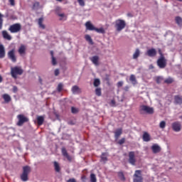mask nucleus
Returning a JSON list of instances; mask_svg holds the SVG:
<instances>
[{
	"label": "nucleus",
	"instance_id": "nucleus-1",
	"mask_svg": "<svg viewBox=\"0 0 182 182\" xmlns=\"http://www.w3.org/2000/svg\"><path fill=\"white\" fill-rule=\"evenodd\" d=\"M23 70L21 67L15 66L11 68V75L13 79H18V75H23Z\"/></svg>",
	"mask_w": 182,
	"mask_h": 182
},
{
	"label": "nucleus",
	"instance_id": "nucleus-2",
	"mask_svg": "<svg viewBox=\"0 0 182 182\" xmlns=\"http://www.w3.org/2000/svg\"><path fill=\"white\" fill-rule=\"evenodd\" d=\"M159 53L160 55V58L157 60V65L160 69H164L166 66H167V60L164 58V55L161 52V50H159Z\"/></svg>",
	"mask_w": 182,
	"mask_h": 182
},
{
	"label": "nucleus",
	"instance_id": "nucleus-3",
	"mask_svg": "<svg viewBox=\"0 0 182 182\" xmlns=\"http://www.w3.org/2000/svg\"><path fill=\"white\" fill-rule=\"evenodd\" d=\"M31 173V166H26L23 167V173L20 176V178L23 181H28L29 180L28 176Z\"/></svg>",
	"mask_w": 182,
	"mask_h": 182
},
{
	"label": "nucleus",
	"instance_id": "nucleus-4",
	"mask_svg": "<svg viewBox=\"0 0 182 182\" xmlns=\"http://www.w3.org/2000/svg\"><path fill=\"white\" fill-rule=\"evenodd\" d=\"M139 112L141 114H153L154 113V109L147 105H141Z\"/></svg>",
	"mask_w": 182,
	"mask_h": 182
},
{
	"label": "nucleus",
	"instance_id": "nucleus-5",
	"mask_svg": "<svg viewBox=\"0 0 182 182\" xmlns=\"http://www.w3.org/2000/svg\"><path fill=\"white\" fill-rule=\"evenodd\" d=\"M114 28L117 32H122L126 28V21L123 19H117L115 21Z\"/></svg>",
	"mask_w": 182,
	"mask_h": 182
},
{
	"label": "nucleus",
	"instance_id": "nucleus-6",
	"mask_svg": "<svg viewBox=\"0 0 182 182\" xmlns=\"http://www.w3.org/2000/svg\"><path fill=\"white\" fill-rule=\"evenodd\" d=\"M21 29H22V26H21L19 23H14L9 28V31L11 33H18V32H21Z\"/></svg>",
	"mask_w": 182,
	"mask_h": 182
},
{
	"label": "nucleus",
	"instance_id": "nucleus-7",
	"mask_svg": "<svg viewBox=\"0 0 182 182\" xmlns=\"http://www.w3.org/2000/svg\"><path fill=\"white\" fill-rule=\"evenodd\" d=\"M17 119H18V122H17V126H23L24 123H28L29 122V118L26 117L23 114H18L17 115Z\"/></svg>",
	"mask_w": 182,
	"mask_h": 182
},
{
	"label": "nucleus",
	"instance_id": "nucleus-8",
	"mask_svg": "<svg viewBox=\"0 0 182 182\" xmlns=\"http://www.w3.org/2000/svg\"><path fill=\"white\" fill-rule=\"evenodd\" d=\"M143 176L141 175V170H136L133 176V182H143Z\"/></svg>",
	"mask_w": 182,
	"mask_h": 182
},
{
	"label": "nucleus",
	"instance_id": "nucleus-9",
	"mask_svg": "<svg viewBox=\"0 0 182 182\" xmlns=\"http://www.w3.org/2000/svg\"><path fill=\"white\" fill-rule=\"evenodd\" d=\"M128 161L129 164H132V166H136V156H135L134 151L129 152Z\"/></svg>",
	"mask_w": 182,
	"mask_h": 182
},
{
	"label": "nucleus",
	"instance_id": "nucleus-10",
	"mask_svg": "<svg viewBox=\"0 0 182 182\" xmlns=\"http://www.w3.org/2000/svg\"><path fill=\"white\" fill-rule=\"evenodd\" d=\"M7 56L13 63L16 62V55H15V49H12L8 52Z\"/></svg>",
	"mask_w": 182,
	"mask_h": 182
},
{
	"label": "nucleus",
	"instance_id": "nucleus-11",
	"mask_svg": "<svg viewBox=\"0 0 182 182\" xmlns=\"http://www.w3.org/2000/svg\"><path fill=\"white\" fill-rule=\"evenodd\" d=\"M172 129L173 130V132H181V123H180V122H174L172 123Z\"/></svg>",
	"mask_w": 182,
	"mask_h": 182
},
{
	"label": "nucleus",
	"instance_id": "nucleus-12",
	"mask_svg": "<svg viewBox=\"0 0 182 182\" xmlns=\"http://www.w3.org/2000/svg\"><path fill=\"white\" fill-rule=\"evenodd\" d=\"M151 149L154 154H157V153H160V151H161V147L157 144H154Z\"/></svg>",
	"mask_w": 182,
	"mask_h": 182
},
{
	"label": "nucleus",
	"instance_id": "nucleus-13",
	"mask_svg": "<svg viewBox=\"0 0 182 182\" xmlns=\"http://www.w3.org/2000/svg\"><path fill=\"white\" fill-rule=\"evenodd\" d=\"M61 153L64 157H66L68 161H72V156H70V154H68V151L66 150V148L63 147L61 149Z\"/></svg>",
	"mask_w": 182,
	"mask_h": 182
},
{
	"label": "nucleus",
	"instance_id": "nucleus-14",
	"mask_svg": "<svg viewBox=\"0 0 182 182\" xmlns=\"http://www.w3.org/2000/svg\"><path fill=\"white\" fill-rule=\"evenodd\" d=\"M146 55L149 56V58H154L157 55V50L154 48H151L146 51Z\"/></svg>",
	"mask_w": 182,
	"mask_h": 182
},
{
	"label": "nucleus",
	"instance_id": "nucleus-15",
	"mask_svg": "<svg viewBox=\"0 0 182 182\" xmlns=\"http://www.w3.org/2000/svg\"><path fill=\"white\" fill-rule=\"evenodd\" d=\"M18 52L20 55V56H23V55L26 54V46L25 45H21V46L19 47Z\"/></svg>",
	"mask_w": 182,
	"mask_h": 182
},
{
	"label": "nucleus",
	"instance_id": "nucleus-16",
	"mask_svg": "<svg viewBox=\"0 0 182 182\" xmlns=\"http://www.w3.org/2000/svg\"><path fill=\"white\" fill-rule=\"evenodd\" d=\"M142 140L143 141L149 142L151 140V136H150V134L147 132H144L142 135Z\"/></svg>",
	"mask_w": 182,
	"mask_h": 182
},
{
	"label": "nucleus",
	"instance_id": "nucleus-17",
	"mask_svg": "<svg viewBox=\"0 0 182 182\" xmlns=\"http://www.w3.org/2000/svg\"><path fill=\"white\" fill-rule=\"evenodd\" d=\"M1 34H2V36H3L4 39H6V41H11L12 40V36H11V35H9L8 31L4 30L1 32Z\"/></svg>",
	"mask_w": 182,
	"mask_h": 182
},
{
	"label": "nucleus",
	"instance_id": "nucleus-18",
	"mask_svg": "<svg viewBox=\"0 0 182 182\" xmlns=\"http://www.w3.org/2000/svg\"><path fill=\"white\" fill-rule=\"evenodd\" d=\"M90 60L93 63V65H95V66H99V56L95 55L90 58Z\"/></svg>",
	"mask_w": 182,
	"mask_h": 182
},
{
	"label": "nucleus",
	"instance_id": "nucleus-19",
	"mask_svg": "<svg viewBox=\"0 0 182 182\" xmlns=\"http://www.w3.org/2000/svg\"><path fill=\"white\" fill-rule=\"evenodd\" d=\"M85 28L87 29V31H95L96 27L92 24L90 21H87L85 23Z\"/></svg>",
	"mask_w": 182,
	"mask_h": 182
},
{
	"label": "nucleus",
	"instance_id": "nucleus-20",
	"mask_svg": "<svg viewBox=\"0 0 182 182\" xmlns=\"http://www.w3.org/2000/svg\"><path fill=\"white\" fill-rule=\"evenodd\" d=\"M175 105H182V96L180 95L174 96Z\"/></svg>",
	"mask_w": 182,
	"mask_h": 182
},
{
	"label": "nucleus",
	"instance_id": "nucleus-21",
	"mask_svg": "<svg viewBox=\"0 0 182 182\" xmlns=\"http://www.w3.org/2000/svg\"><path fill=\"white\" fill-rule=\"evenodd\" d=\"M71 91L73 92V95H77L82 92L77 85L73 86Z\"/></svg>",
	"mask_w": 182,
	"mask_h": 182
},
{
	"label": "nucleus",
	"instance_id": "nucleus-22",
	"mask_svg": "<svg viewBox=\"0 0 182 182\" xmlns=\"http://www.w3.org/2000/svg\"><path fill=\"white\" fill-rule=\"evenodd\" d=\"M123 133V129L122 128H119L117 129H116V131L114 132V137L115 139H119V137H120V136H122Z\"/></svg>",
	"mask_w": 182,
	"mask_h": 182
},
{
	"label": "nucleus",
	"instance_id": "nucleus-23",
	"mask_svg": "<svg viewBox=\"0 0 182 182\" xmlns=\"http://www.w3.org/2000/svg\"><path fill=\"white\" fill-rule=\"evenodd\" d=\"M4 58H5V47L0 44V59H4Z\"/></svg>",
	"mask_w": 182,
	"mask_h": 182
},
{
	"label": "nucleus",
	"instance_id": "nucleus-24",
	"mask_svg": "<svg viewBox=\"0 0 182 182\" xmlns=\"http://www.w3.org/2000/svg\"><path fill=\"white\" fill-rule=\"evenodd\" d=\"M43 122H45V117L42 116L37 117V124L38 126H42V124H43Z\"/></svg>",
	"mask_w": 182,
	"mask_h": 182
},
{
	"label": "nucleus",
	"instance_id": "nucleus-25",
	"mask_svg": "<svg viewBox=\"0 0 182 182\" xmlns=\"http://www.w3.org/2000/svg\"><path fill=\"white\" fill-rule=\"evenodd\" d=\"M100 159L101 161H102L103 163H106V161H107V153L103 152L101 154Z\"/></svg>",
	"mask_w": 182,
	"mask_h": 182
},
{
	"label": "nucleus",
	"instance_id": "nucleus-26",
	"mask_svg": "<svg viewBox=\"0 0 182 182\" xmlns=\"http://www.w3.org/2000/svg\"><path fill=\"white\" fill-rule=\"evenodd\" d=\"M85 41H87V42H88L90 43V45H93V40L92 39V37H90V36H89V34H87L85 36Z\"/></svg>",
	"mask_w": 182,
	"mask_h": 182
},
{
	"label": "nucleus",
	"instance_id": "nucleus-27",
	"mask_svg": "<svg viewBox=\"0 0 182 182\" xmlns=\"http://www.w3.org/2000/svg\"><path fill=\"white\" fill-rule=\"evenodd\" d=\"M2 97L6 103H9L11 101V96L8 94L3 95Z\"/></svg>",
	"mask_w": 182,
	"mask_h": 182
},
{
	"label": "nucleus",
	"instance_id": "nucleus-28",
	"mask_svg": "<svg viewBox=\"0 0 182 182\" xmlns=\"http://www.w3.org/2000/svg\"><path fill=\"white\" fill-rule=\"evenodd\" d=\"M130 82H132V85L137 84V80L136 79V76L134 75H131L129 77Z\"/></svg>",
	"mask_w": 182,
	"mask_h": 182
},
{
	"label": "nucleus",
	"instance_id": "nucleus-29",
	"mask_svg": "<svg viewBox=\"0 0 182 182\" xmlns=\"http://www.w3.org/2000/svg\"><path fill=\"white\" fill-rule=\"evenodd\" d=\"M38 26L41 28V29H45L46 26L43 24V18H38Z\"/></svg>",
	"mask_w": 182,
	"mask_h": 182
},
{
	"label": "nucleus",
	"instance_id": "nucleus-30",
	"mask_svg": "<svg viewBox=\"0 0 182 182\" xmlns=\"http://www.w3.org/2000/svg\"><path fill=\"white\" fill-rule=\"evenodd\" d=\"M140 56V50L136 48L134 53L133 54V59H137Z\"/></svg>",
	"mask_w": 182,
	"mask_h": 182
},
{
	"label": "nucleus",
	"instance_id": "nucleus-31",
	"mask_svg": "<svg viewBox=\"0 0 182 182\" xmlns=\"http://www.w3.org/2000/svg\"><path fill=\"white\" fill-rule=\"evenodd\" d=\"M95 32H97V33H106V31L105 30V28H103L102 27L97 28H95Z\"/></svg>",
	"mask_w": 182,
	"mask_h": 182
},
{
	"label": "nucleus",
	"instance_id": "nucleus-32",
	"mask_svg": "<svg viewBox=\"0 0 182 182\" xmlns=\"http://www.w3.org/2000/svg\"><path fill=\"white\" fill-rule=\"evenodd\" d=\"M54 167H55V171L57 173H59L60 171V166H59V164L56 161L54 162Z\"/></svg>",
	"mask_w": 182,
	"mask_h": 182
},
{
	"label": "nucleus",
	"instance_id": "nucleus-33",
	"mask_svg": "<svg viewBox=\"0 0 182 182\" xmlns=\"http://www.w3.org/2000/svg\"><path fill=\"white\" fill-rule=\"evenodd\" d=\"M174 82V80L172 77H168L164 80V83H166L167 85H171Z\"/></svg>",
	"mask_w": 182,
	"mask_h": 182
},
{
	"label": "nucleus",
	"instance_id": "nucleus-34",
	"mask_svg": "<svg viewBox=\"0 0 182 182\" xmlns=\"http://www.w3.org/2000/svg\"><path fill=\"white\" fill-rule=\"evenodd\" d=\"M118 177L122 180V181H124L126 180L124 173H123V172H118Z\"/></svg>",
	"mask_w": 182,
	"mask_h": 182
},
{
	"label": "nucleus",
	"instance_id": "nucleus-35",
	"mask_svg": "<svg viewBox=\"0 0 182 182\" xmlns=\"http://www.w3.org/2000/svg\"><path fill=\"white\" fill-rule=\"evenodd\" d=\"M90 181L91 182H97V179L96 178V175L95 173L90 174Z\"/></svg>",
	"mask_w": 182,
	"mask_h": 182
},
{
	"label": "nucleus",
	"instance_id": "nucleus-36",
	"mask_svg": "<svg viewBox=\"0 0 182 182\" xmlns=\"http://www.w3.org/2000/svg\"><path fill=\"white\" fill-rule=\"evenodd\" d=\"M94 86L95 87H97L99 86H100V80L96 78L94 80Z\"/></svg>",
	"mask_w": 182,
	"mask_h": 182
},
{
	"label": "nucleus",
	"instance_id": "nucleus-37",
	"mask_svg": "<svg viewBox=\"0 0 182 182\" xmlns=\"http://www.w3.org/2000/svg\"><path fill=\"white\" fill-rule=\"evenodd\" d=\"M95 95L97 96H102V89L100 87L95 89Z\"/></svg>",
	"mask_w": 182,
	"mask_h": 182
},
{
	"label": "nucleus",
	"instance_id": "nucleus-38",
	"mask_svg": "<svg viewBox=\"0 0 182 182\" xmlns=\"http://www.w3.org/2000/svg\"><path fill=\"white\" fill-rule=\"evenodd\" d=\"M175 21L178 25H181L182 24V18L180 16H176L175 18Z\"/></svg>",
	"mask_w": 182,
	"mask_h": 182
},
{
	"label": "nucleus",
	"instance_id": "nucleus-39",
	"mask_svg": "<svg viewBox=\"0 0 182 182\" xmlns=\"http://www.w3.org/2000/svg\"><path fill=\"white\" fill-rule=\"evenodd\" d=\"M4 15L0 13V29H2L4 25Z\"/></svg>",
	"mask_w": 182,
	"mask_h": 182
},
{
	"label": "nucleus",
	"instance_id": "nucleus-40",
	"mask_svg": "<svg viewBox=\"0 0 182 182\" xmlns=\"http://www.w3.org/2000/svg\"><path fill=\"white\" fill-rule=\"evenodd\" d=\"M63 90V84L59 83L57 87L58 92H59V93H60V92H62Z\"/></svg>",
	"mask_w": 182,
	"mask_h": 182
},
{
	"label": "nucleus",
	"instance_id": "nucleus-41",
	"mask_svg": "<svg viewBox=\"0 0 182 182\" xmlns=\"http://www.w3.org/2000/svg\"><path fill=\"white\" fill-rule=\"evenodd\" d=\"M71 113H73V114H76V113H79V109L75 107H72Z\"/></svg>",
	"mask_w": 182,
	"mask_h": 182
},
{
	"label": "nucleus",
	"instance_id": "nucleus-42",
	"mask_svg": "<svg viewBox=\"0 0 182 182\" xmlns=\"http://www.w3.org/2000/svg\"><path fill=\"white\" fill-rule=\"evenodd\" d=\"M57 15L60 17V21H63V18H65V21H66L67 17H66V15H65V14L57 13Z\"/></svg>",
	"mask_w": 182,
	"mask_h": 182
},
{
	"label": "nucleus",
	"instance_id": "nucleus-43",
	"mask_svg": "<svg viewBox=\"0 0 182 182\" xmlns=\"http://www.w3.org/2000/svg\"><path fill=\"white\" fill-rule=\"evenodd\" d=\"M159 127L161 129H165L166 128V122L164 121H161L159 124Z\"/></svg>",
	"mask_w": 182,
	"mask_h": 182
},
{
	"label": "nucleus",
	"instance_id": "nucleus-44",
	"mask_svg": "<svg viewBox=\"0 0 182 182\" xmlns=\"http://www.w3.org/2000/svg\"><path fill=\"white\" fill-rule=\"evenodd\" d=\"M126 141V139L125 138H122L119 141H118V144H119L120 146H122V144H124Z\"/></svg>",
	"mask_w": 182,
	"mask_h": 182
},
{
	"label": "nucleus",
	"instance_id": "nucleus-45",
	"mask_svg": "<svg viewBox=\"0 0 182 182\" xmlns=\"http://www.w3.org/2000/svg\"><path fill=\"white\" fill-rule=\"evenodd\" d=\"M80 6H85V0H77Z\"/></svg>",
	"mask_w": 182,
	"mask_h": 182
},
{
	"label": "nucleus",
	"instance_id": "nucleus-46",
	"mask_svg": "<svg viewBox=\"0 0 182 182\" xmlns=\"http://www.w3.org/2000/svg\"><path fill=\"white\" fill-rule=\"evenodd\" d=\"M51 62H52V65L53 66H55V65L58 64V62L56 61V58L55 57L52 58V61Z\"/></svg>",
	"mask_w": 182,
	"mask_h": 182
},
{
	"label": "nucleus",
	"instance_id": "nucleus-47",
	"mask_svg": "<svg viewBox=\"0 0 182 182\" xmlns=\"http://www.w3.org/2000/svg\"><path fill=\"white\" fill-rule=\"evenodd\" d=\"M156 83H161L163 82V77H157L156 79Z\"/></svg>",
	"mask_w": 182,
	"mask_h": 182
},
{
	"label": "nucleus",
	"instance_id": "nucleus-48",
	"mask_svg": "<svg viewBox=\"0 0 182 182\" xmlns=\"http://www.w3.org/2000/svg\"><path fill=\"white\" fill-rule=\"evenodd\" d=\"M60 73V71L59 70V69H55L54 71V75L55 76H59V74Z\"/></svg>",
	"mask_w": 182,
	"mask_h": 182
},
{
	"label": "nucleus",
	"instance_id": "nucleus-49",
	"mask_svg": "<svg viewBox=\"0 0 182 182\" xmlns=\"http://www.w3.org/2000/svg\"><path fill=\"white\" fill-rule=\"evenodd\" d=\"M111 106H112V107H116V101L114 100H111Z\"/></svg>",
	"mask_w": 182,
	"mask_h": 182
},
{
	"label": "nucleus",
	"instance_id": "nucleus-50",
	"mask_svg": "<svg viewBox=\"0 0 182 182\" xmlns=\"http://www.w3.org/2000/svg\"><path fill=\"white\" fill-rule=\"evenodd\" d=\"M117 87H122L123 86V81H119L117 84Z\"/></svg>",
	"mask_w": 182,
	"mask_h": 182
},
{
	"label": "nucleus",
	"instance_id": "nucleus-51",
	"mask_svg": "<svg viewBox=\"0 0 182 182\" xmlns=\"http://www.w3.org/2000/svg\"><path fill=\"white\" fill-rule=\"evenodd\" d=\"M11 6H15V0H9Z\"/></svg>",
	"mask_w": 182,
	"mask_h": 182
},
{
	"label": "nucleus",
	"instance_id": "nucleus-52",
	"mask_svg": "<svg viewBox=\"0 0 182 182\" xmlns=\"http://www.w3.org/2000/svg\"><path fill=\"white\" fill-rule=\"evenodd\" d=\"M13 92L14 93H16V92H18V87L16 86H13Z\"/></svg>",
	"mask_w": 182,
	"mask_h": 182
},
{
	"label": "nucleus",
	"instance_id": "nucleus-53",
	"mask_svg": "<svg viewBox=\"0 0 182 182\" xmlns=\"http://www.w3.org/2000/svg\"><path fill=\"white\" fill-rule=\"evenodd\" d=\"M67 182H76V179L75 178H70Z\"/></svg>",
	"mask_w": 182,
	"mask_h": 182
},
{
	"label": "nucleus",
	"instance_id": "nucleus-54",
	"mask_svg": "<svg viewBox=\"0 0 182 182\" xmlns=\"http://www.w3.org/2000/svg\"><path fill=\"white\" fill-rule=\"evenodd\" d=\"M38 81H39V83H40L41 85H42V83H43V80H42V78L41 77V76L38 77Z\"/></svg>",
	"mask_w": 182,
	"mask_h": 182
},
{
	"label": "nucleus",
	"instance_id": "nucleus-55",
	"mask_svg": "<svg viewBox=\"0 0 182 182\" xmlns=\"http://www.w3.org/2000/svg\"><path fill=\"white\" fill-rule=\"evenodd\" d=\"M2 80H4V79L2 78V76L0 75V83H2Z\"/></svg>",
	"mask_w": 182,
	"mask_h": 182
},
{
	"label": "nucleus",
	"instance_id": "nucleus-56",
	"mask_svg": "<svg viewBox=\"0 0 182 182\" xmlns=\"http://www.w3.org/2000/svg\"><path fill=\"white\" fill-rule=\"evenodd\" d=\"M127 90H129V87L127 86V87H124V91L127 92Z\"/></svg>",
	"mask_w": 182,
	"mask_h": 182
},
{
	"label": "nucleus",
	"instance_id": "nucleus-57",
	"mask_svg": "<svg viewBox=\"0 0 182 182\" xmlns=\"http://www.w3.org/2000/svg\"><path fill=\"white\" fill-rule=\"evenodd\" d=\"M50 55H51V58H55V57L53 56V51H50Z\"/></svg>",
	"mask_w": 182,
	"mask_h": 182
},
{
	"label": "nucleus",
	"instance_id": "nucleus-58",
	"mask_svg": "<svg viewBox=\"0 0 182 182\" xmlns=\"http://www.w3.org/2000/svg\"><path fill=\"white\" fill-rule=\"evenodd\" d=\"M56 1H58V2H62V1L63 0H56Z\"/></svg>",
	"mask_w": 182,
	"mask_h": 182
},
{
	"label": "nucleus",
	"instance_id": "nucleus-59",
	"mask_svg": "<svg viewBox=\"0 0 182 182\" xmlns=\"http://www.w3.org/2000/svg\"><path fill=\"white\" fill-rule=\"evenodd\" d=\"M127 16H131V14H127Z\"/></svg>",
	"mask_w": 182,
	"mask_h": 182
}]
</instances>
